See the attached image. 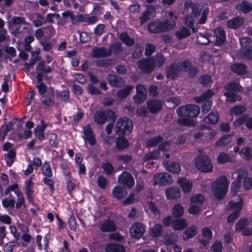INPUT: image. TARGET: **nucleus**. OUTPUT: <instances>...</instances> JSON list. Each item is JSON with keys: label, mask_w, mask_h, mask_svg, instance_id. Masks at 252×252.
I'll return each mask as SVG.
<instances>
[{"label": "nucleus", "mask_w": 252, "mask_h": 252, "mask_svg": "<svg viewBox=\"0 0 252 252\" xmlns=\"http://www.w3.org/2000/svg\"><path fill=\"white\" fill-rule=\"evenodd\" d=\"M224 89L226 92H224L223 95L226 97L227 102L233 103L241 100L242 97L238 94L243 92V88L239 82L233 81L227 83L224 86Z\"/></svg>", "instance_id": "obj_1"}, {"label": "nucleus", "mask_w": 252, "mask_h": 252, "mask_svg": "<svg viewBox=\"0 0 252 252\" xmlns=\"http://www.w3.org/2000/svg\"><path fill=\"white\" fill-rule=\"evenodd\" d=\"M176 25L175 20L166 19L163 22H151L148 25V30L151 33H159L173 29Z\"/></svg>", "instance_id": "obj_2"}, {"label": "nucleus", "mask_w": 252, "mask_h": 252, "mask_svg": "<svg viewBox=\"0 0 252 252\" xmlns=\"http://www.w3.org/2000/svg\"><path fill=\"white\" fill-rule=\"evenodd\" d=\"M116 118V113L110 109L97 110L93 115V121L98 125H102L107 121L115 122Z\"/></svg>", "instance_id": "obj_3"}, {"label": "nucleus", "mask_w": 252, "mask_h": 252, "mask_svg": "<svg viewBox=\"0 0 252 252\" xmlns=\"http://www.w3.org/2000/svg\"><path fill=\"white\" fill-rule=\"evenodd\" d=\"M228 184L227 179L225 176H220L214 182L213 194L217 199H222L227 192Z\"/></svg>", "instance_id": "obj_4"}, {"label": "nucleus", "mask_w": 252, "mask_h": 252, "mask_svg": "<svg viewBox=\"0 0 252 252\" xmlns=\"http://www.w3.org/2000/svg\"><path fill=\"white\" fill-rule=\"evenodd\" d=\"M133 125L132 121L127 117L119 118L117 121L115 132L117 135L126 136L133 130Z\"/></svg>", "instance_id": "obj_5"}, {"label": "nucleus", "mask_w": 252, "mask_h": 252, "mask_svg": "<svg viewBox=\"0 0 252 252\" xmlns=\"http://www.w3.org/2000/svg\"><path fill=\"white\" fill-rule=\"evenodd\" d=\"M200 112V107L195 104H187L180 106L176 110L179 116L186 117L190 119L197 117Z\"/></svg>", "instance_id": "obj_6"}, {"label": "nucleus", "mask_w": 252, "mask_h": 252, "mask_svg": "<svg viewBox=\"0 0 252 252\" xmlns=\"http://www.w3.org/2000/svg\"><path fill=\"white\" fill-rule=\"evenodd\" d=\"M195 165L199 171L203 173L210 172L213 168L210 158L204 155H200L195 158Z\"/></svg>", "instance_id": "obj_7"}, {"label": "nucleus", "mask_w": 252, "mask_h": 252, "mask_svg": "<svg viewBox=\"0 0 252 252\" xmlns=\"http://www.w3.org/2000/svg\"><path fill=\"white\" fill-rule=\"evenodd\" d=\"M181 71V62L171 63L165 68L167 78L172 80L178 78Z\"/></svg>", "instance_id": "obj_8"}, {"label": "nucleus", "mask_w": 252, "mask_h": 252, "mask_svg": "<svg viewBox=\"0 0 252 252\" xmlns=\"http://www.w3.org/2000/svg\"><path fill=\"white\" fill-rule=\"evenodd\" d=\"M181 67L183 72L188 73L189 78L195 77L199 72L198 67L193 65L191 62L187 59L181 62Z\"/></svg>", "instance_id": "obj_9"}, {"label": "nucleus", "mask_w": 252, "mask_h": 252, "mask_svg": "<svg viewBox=\"0 0 252 252\" xmlns=\"http://www.w3.org/2000/svg\"><path fill=\"white\" fill-rule=\"evenodd\" d=\"M146 230L145 225L142 222H135L133 223L129 229L131 236L136 239L142 238Z\"/></svg>", "instance_id": "obj_10"}, {"label": "nucleus", "mask_w": 252, "mask_h": 252, "mask_svg": "<svg viewBox=\"0 0 252 252\" xmlns=\"http://www.w3.org/2000/svg\"><path fill=\"white\" fill-rule=\"evenodd\" d=\"M120 184L124 187L131 189L134 186V180L132 175L127 171H124L118 178Z\"/></svg>", "instance_id": "obj_11"}, {"label": "nucleus", "mask_w": 252, "mask_h": 252, "mask_svg": "<svg viewBox=\"0 0 252 252\" xmlns=\"http://www.w3.org/2000/svg\"><path fill=\"white\" fill-rule=\"evenodd\" d=\"M146 108L147 111L151 114H157L163 108L161 100L157 99H151L147 101Z\"/></svg>", "instance_id": "obj_12"}, {"label": "nucleus", "mask_w": 252, "mask_h": 252, "mask_svg": "<svg viewBox=\"0 0 252 252\" xmlns=\"http://www.w3.org/2000/svg\"><path fill=\"white\" fill-rule=\"evenodd\" d=\"M138 67L144 73L149 74L155 68L154 62L152 59H142L137 62Z\"/></svg>", "instance_id": "obj_13"}, {"label": "nucleus", "mask_w": 252, "mask_h": 252, "mask_svg": "<svg viewBox=\"0 0 252 252\" xmlns=\"http://www.w3.org/2000/svg\"><path fill=\"white\" fill-rule=\"evenodd\" d=\"M147 98V92L145 87L142 84L136 86V94L133 97L134 102L137 104L144 102Z\"/></svg>", "instance_id": "obj_14"}, {"label": "nucleus", "mask_w": 252, "mask_h": 252, "mask_svg": "<svg viewBox=\"0 0 252 252\" xmlns=\"http://www.w3.org/2000/svg\"><path fill=\"white\" fill-rule=\"evenodd\" d=\"M34 184L32 178L26 180L24 183L23 189L25 191L27 200L29 203L33 204V193L34 190L33 189Z\"/></svg>", "instance_id": "obj_15"}, {"label": "nucleus", "mask_w": 252, "mask_h": 252, "mask_svg": "<svg viewBox=\"0 0 252 252\" xmlns=\"http://www.w3.org/2000/svg\"><path fill=\"white\" fill-rule=\"evenodd\" d=\"M40 100L46 106L49 107L53 105L55 101V93L53 87L48 88V92L45 94L41 96Z\"/></svg>", "instance_id": "obj_16"}, {"label": "nucleus", "mask_w": 252, "mask_h": 252, "mask_svg": "<svg viewBox=\"0 0 252 252\" xmlns=\"http://www.w3.org/2000/svg\"><path fill=\"white\" fill-rule=\"evenodd\" d=\"M83 138L85 141H87L91 145L93 146L96 144V139L94 130L90 124L83 126Z\"/></svg>", "instance_id": "obj_17"}, {"label": "nucleus", "mask_w": 252, "mask_h": 252, "mask_svg": "<svg viewBox=\"0 0 252 252\" xmlns=\"http://www.w3.org/2000/svg\"><path fill=\"white\" fill-rule=\"evenodd\" d=\"M108 84L111 86L117 88L123 87L125 84L124 79L121 76L112 74H108L106 76Z\"/></svg>", "instance_id": "obj_18"}, {"label": "nucleus", "mask_w": 252, "mask_h": 252, "mask_svg": "<svg viewBox=\"0 0 252 252\" xmlns=\"http://www.w3.org/2000/svg\"><path fill=\"white\" fill-rule=\"evenodd\" d=\"M214 33L216 37L215 45L220 46L226 40L225 32L222 27L219 26L214 30Z\"/></svg>", "instance_id": "obj_19"}, {"label": "nucleus", "mask_w": 252, "mask_h": 252, "mask_svg": "<svg viewBox=\"0 0 252 252\" xmlns=\"http://www.w3.org/2000/svg\"><path fill=\"white\" fill-rule=\"evenodd\" d=\"M247 68L245 64L240 63H234L230 66L231 71L240 76L244 75L248 73Z\"/></svg>", "instance_id": "obj_20"}, {"label": "nucleus", "mask_w": 252, "mask_h": 252, "mask_svg": "<svg viewBox=\"0 0 252 252\" xmlns=\"http://www.w3.org/2000/svg\"><path fill=\"white\" fill-rule=\"evenodd\" d=\"M99 229L103 232H110L115 231L117 226L113 220L107 219L100 225Z\"/></svg>", "instance_id": "obj_21"}, {"label": "nucleus", "mask_w": 252, "mask_h": 252, "mask_svg": "<svg viewBox=\"0 0 252 252\" xmlns=\"http://www.w3.org/2000/svg\"><path fill=\"white\" fill-rule=\"evenodd\" d=\"M41 126H37L33 130L35 136L40 141H43L45 139L44 134L45 129L48 126L47 124H45L43 120H41Z\"/></svg>", "instance_id": "obj_22"}, {"label": "nucleus", "mask_w": 252, "mask_h": 252, "mask_svg": "<svg viewBox=\"0 0 252 252\" xmlns=\"http://www.w3.org/2000/svg\"><path fill=\"white\" fill-rule=\"evenodd\" d=\"M185 229L182 235L184 241L193 238L196 235L198 231L197 226L194 224L191 225L188 227H187Z\"/></svg>", "instance_id": "obj_23"}, {"label": "nucleus", "mask_w": 252, "mask_h": 252, "mask_svg": "<svg viewBox=\"0 0 252 252\" xmlns=\"http://www.w3.org/2000/svg\"><path fill=\"white\" fill-rule=\"evenodd\" d=\"M110 55L111 52L104 47H95L92 50V57L94 58H105Z\"/></svg>", "instance_id": "obj_24"}, {"label": "nucleus", "mask_w": 252, "mask_h": 252, "mask_svg": "<svg viewBox=\"0 0 252 252\" xmlns=\"http://www.w3.org/2000/svg\"><path fill=\"white\" fill-rule=\"evenodd\" d=\"M115 141V147L119 151L125 150L128 148L130 144L128 140L125 137L126 136L118 135Z\"/></svg>", "instance_id": "obj_25"}, {"label": "nucleus", "mask_w": 252, "mask_h": 252, "mask_svg": "<svg viewBox=\"0 0 252 252\" xmlns=\"http://www.w3.org/2000/svg\"><path fill=\"white\" fill-rule=\"evenodd\" d=\"M155 177L158 180L159 184L162 186L169 185L173 181L172 177L167 173L157 174Z\"/></svg>", "instance_id": "obj_26"}, {"label": "nucleus", "mask_w": 252, "mask_h": 252, "mask_svg": "<svg viewBox=\"0 0 252 252\" xmlns=\"http://www.w3.org/2000/svg\"><path fill=\"white\" fill-rule=\"evenodd\" d=\"M165 192L168 199H177L181 196L180 190L177 187H168Z\"/></svg>", "instance_id": "obj_27"}, {"label": "nucleus", "mask_w": 252, "mask_h": 252, "mask_svg": "<svg viewBox=\"0 0 252 252\" xmlns=\"http://www.w3.org/2000/svg\"><path fill=\"white\" fill-rule=\"evenodd\" d=\"M178 184L182 188V191L185 193L189 192L192 188V183L186 178H179L177 181Z\"/></svg>", "instance_id": "obj_28"}, {"label": "nucleus", "mask_w": 252, "mask_h": 252, "mask_svg": "<svg viewBox=\"0 0 252 252\" xmlns=\"http://www.w3.org/2000/svg\"><path fill=\"white\" fill-rule=\"evenodd\" d=\"M244 23L243 19L240 16H236L226 21V26L229 29L236 30L241 27Z\"/></svg>", "instance_id": "obj_29"}, {"label": "nucleus", "mask_w": 252, "mask_h": 252, "mask_svg": "<svg viewBox=\"0 0 252 252\" xmlns=\"http://www.w3.org/2000/svg\"><path fill=\"white\" fill-rule=\"evenodd\" d=\"M188 225L187 220L184 218H177L173 220L172 228L175 231L183 230Z\"/></svg>", "instance_id": "obj_30"}, {"label": "nucleus", "mask_w": 252, "mask_h": 252, "mask_svg": "<svg viewBox=\"0 0 252 252\" xmlns=\"http://www.w3.org/2000/svg\"><path fill=\"white\" fill-rule=\"evenodd\" d=\"M105 251L106 252H126L124 245L115 243L106 244Z\"/></svg>", "instance_id": "obj_31"}, {"label": "nucleus", "mask_w": 252, "mask_h": 252, "mask_svg": "<svg viewBox=\"0 0 252 252\" xmlns=\"http://www.w3.org/2000/svg\"><path fill=\"white\" fill-rule=\"evenodd\" d=\"M163 165L169 172L178 174L181 171V167L179 163L175 161H166L163 162Z\"/></svg>", "instance_id": "obj_32"}, {"label": "nucleus", "mask_w": 252, "mask_h": 252, "mask_svg": "<svg viewBox=\"0 0 252 252\" xmlns=\"http://www.w3.org/2000/svg\"><path fill=\"white\" fill-rule=\"evenodd\" d=\"M164 137L161 135L147 139L145 141V145L147 148H151L157 146L163 141Z\"/></svg>", "instance_id": "obj_33"}, {"label": "nucleus", "mask_w": 252, "mask_h": 252, "mask_svg": "<svg viewBox=\"0 0 252 252\" xmlns=\"http://www.w3.org/2000/svg\"><path fill=\"white\" fill-rule=\"evenodd\" d=\"M233 134H225L221 136L215 143L218 147H225L231 141Z\"/></svg>", "instance_id": "obj_34"}, {"label": "nucleus", "mask_w": 252, "mask_h": 252, "mask_svg": "<svg viewBox=\"0 0 252 252\" xmlns=\"http://www.w3.org/2000/svg\"><path fill=\"white\" fill-rule=\"evenodd\" d=\"M149 233L152 237H159L163 233V226L160 223H156L149 229Z\"/></svg>", "instance_id": "obj_35"}, {"label": "nucleus", "mask_w": 252, "mask_h": 252, "mask_svg": "<svg viewBox=\"0 0 252 252\" xmlns=\"http://www.w3.org/2000/svg\"><path fill=\"white\" fill-rule=\"evenodd\" d=\"M119 39L126 46L131 47L134 45L135 41L134 39L130 37L128 33L124 31L122 32L119 35Z\"/></svg>", "instance_id": "obj_36"}, {"label": "nucleus", "mask_w": 252, "mask_h": 252, "mask_svg": "<svg viewBox=\"0 0 252 252\" xmlns=\"http://www.w3.org/2000/svg\"><path fill=\"white\" fill-rule=\"evenodd\" d=\"M214 94V92L209 89L200 95L193 97V99L196 103H200L203 101L209 100L208 99L211 98Z\"/></svg>", "instance_id": "obj_37"}, {"label": "nucleus", "mask_w": 252, "mask_h": 252, "mask_svg": "<svg viewBox=\"0 0 252 252\" xmlns=\"http://www.w3.org/2000/svg\"><path fill=\"white\" fill-rule=\"evenodd\" d=\"M220 115L218 112L212 111L204 119L205 123L210 125H214L218 123Z\"/></svg>", "instance_id": "obj_38"}, {"label": "nucleus", "mask_w": 252, "mask_h": 252, "mask_svg": "<svg viewBox=\"0 0 252 252\" xmlns=\"http://www.w3.org/2000/svg\"><path fill=\"white\" fill-rule=\"evenodd\" d=\"M112 192L113 197L118 200L122 199L127 194L126 190L120 186L115 187Z\"/></svg>", "instance_id": "obj_39"}, {"label": "nucleus", "mask_w": 252, "mask_h": 252, "mask_svg": "<svg viewBox=\"0 0 252 252\" xmlns=\"http://www.w3.org/2000/svg\"><path fill=\"white\" fill-rule=\"evenodd\" d=\"M46 62L45 60H42L39 61L36 64V71L38 72H42L46 74H48L52 72V68L48 66H45Z\"/></svg>", "instance_id": "obj_40"}, {"label": "nucleus", "mask_w": 252, "mask_h": 252, "mask_svg": "<svg viewBox=\"0 0 252 252\" xmlns=\"http://www.w3.org/2000/svg\"><path fill=\"white\" fill-rule=\"evenodd\" d=\"M184 208L180 204H175L172 208V215L175 218H180L183 217Z\"/></svg>", "instance_id": "obj_41"}, {"label": "nucleus", "mask_w": 252, "mask_h": 252, "mask_svg": "<svg viewBox=\"0 0 252 252\" xmlns=\"http://www.w3.org/2000/svg\"><path fill=\"white\" fill-rule=\"evenodd\" d=\"M70 163L66 160H63L60 164V167L65 178H70Z\"/></svg>", "instance_id": "obj_42"}, {"label": "nucleus", "mask_w": 252, "mask_h": 252, "mask_svg": "<svg viewBox=\"0 0 252 252\" xmlns=\"http://www.w3.org/2000/svg\"><path fill=\"white\" fill-rule=\"evenodd\" d=\"M133 88V87L131 85H126L124 88L118 91L117 97L121 99L126 98L129 94Z\"/></svg>", "instance_id": "obj_43"}, {"label": "nucleus", "mask_w": 252, "mask_h": 252, "mask_svg": "<svg viewBox=\"0 0 252 252\" xmlns=\"http://www.w3.org/2000/svg\"><path fill=\"white\" fill-rule=\"evenodd\" d=\"M217 160L218 163L221 164L232 161V158L230 157L229 155L224 152L219 153Z\"/></svg>", "instance_id": "obj_44"}, {"label": "nucleus", "mask_w": 252, "mask_h": 252, "mask_svg": "<svg viewBox=\"0 0 252 252\" xmlns=\"http://www.w3.org/2000/svg\"><path fill=\"white\" fill-rule=\"evenodd\" d=\"M198 81L202 86L207 87L212 83V79L210 75L204 74L199 77Z\"/></svg>", "instance_id": "obj_45"}, {"label": "nucleus", "mask_w": 252, "mask_h": 252, "mask_svg": "<svg viewBox=\"0 0 252 252\" xmlns=\"http://www.w3.org/2000/svg\"><path fill=\"white\" fill-rule=\"evenodd\" d=\"M249 224V221L246 218H241L239 220L235 225V229L236 232L242 231Z\"/></svg>", "instance_id": "obj_46"}, {"label": "nucleus", "mask_w": 252, "mask_h": 252, "mask_svg": "<svg viewBox=\"0 0 252 252\" xmlns=\"http://www.w3.org/2000/svg\"><path fill=\"white\" fill-rule=\"evenodd\" d=\"M39 54V52L32 53V57L30 59V63H25V67L26 69H29L35 64L37 61L40 60V57L38 56Z\"/></svg>", "instance_id": "obj_47"}, {"label": "nucleus", "mask_w": 252, "mask_h": 252, "mask_svg": "<svg viewBox=\"0 0 252 252\" xmlns=\"http://www.w3.org/2000/svg\"><path fill=\"white\" fill-rule=\"evenodd\" d=\"M79 20L81 22H86L88 24L91 25L97 22L98 19L95 16H89L87 15L79 14Z\"/></svg>", "instance_id": "obj_48"}, {"label": "nucleus", "mask_w": 252, "mask_h": 252, "mask_svg": "<svg viewBox=\"0 0 252 252\" xmlns=\"http://www.w3.org/2000/svg\"><path fill=\"white\" fill-rule=\"evenodd\" d=\"M240 9L245 14L252 11V2L247 0H243L240 3Z\"/></svg>", "instance_id": "obj_49"}, {"label": "nucleus", "mask_w": 252, "mask_h": 252, "mask_svg": "<svg viewBox=\"0 0 252 252\" xmlns=\"http://www.w3.org/2000/svg\"><path fill=\"white\" fill-rule=\"evenodd\" d=\"M177 38L179 40L185 38L190 35V31L185 27H183L180 31L175 32Z\"/></svg>", "instance_id": "obj_50"}, {"label": "nucleus", "mask_w": 252, "mask_h": 252, "mask_svg": "<svg viewBox=\"0 0 252 252\" xmlns=\"http://www.w3.org/2000/svg\"><path fill=\"white\" fill-rule=\"evenodd\" d=\"M135 50L131 54V57L136 59L140 58L143 54L144 47L141 44L137 43L135 46Z\"/></svg>", "instance_id": "obj_51"}, {"label": "nucleus", "mask_w": 252, "mask_h": 252, "mask_svg": "<svg viewBox=\"0 0 252 252\" xmlns=\"http://www.w3.org/2000/svg\"><path fill=\"white\" fill-rule=\"evenodd\" d=\"M123 51L122 43L120 42H116L112 43L109 47L108 51L114 53L115 54H118Z\"/></svg>", "instance_id": "obj_52"}, {"label": "nucleus", "mask_w": 252, "mask_h": 252, "mask_svg": "<svg viewBox=\"0 0 252 252\" xmlns=\"http://www.w3.org/2000/svg\"><path fill=\"white\" fill-rule=\"evenodd\" d=\"M243 201L240 199L239 201L235 202L234 200H230L228 202V206L230 210H234L241 212L242 209Z\"/></svg>", "instance_id": "obj_53"}, {"label": "nucleus", "mask_w": 252, "mask_h": 252, "mask_svg": "<svg viewBox=\"0 0 252 252\" xmlns=\"http://www.w3.org/2000/svg\"><path fill=\"white\" fill-rule=\"evenodd\" d=\"M42 174L45 176L51 178L53 176L52 169L48 161H45L42 167Z\"/></svg>", "instance_id": "obj_54"}, {"label": "nucleus", "mask_w": 252, "mask_h": 252, "mask_svg": "<svg viewBox=\"0 0 252 252\" xmlns=\"http://www.w3.org/2000/svg\"><path fill=\"white\" fill-rule=\"evenodd\" d=\"M160 157V153L155 149L152 152L147 153L144 157V160L147 161L152 159H157L159 158Z\"/></svg>", "instance_id": "obj_55"}, {"label": "nucleus", "mask_w": 252, "mask_h": 252, "mask_svg": "<svg viewBox=\"0 0 252 252\" xmlns=\"http://www.w3.org/2000/svg\"><path fill=\"white\" fill-rule=\"evenodd\" d=\"M246 111V107L243 105H238L232 107L230 111L235 116L241 115Z\"/></svg>", "instance_id": "obj_56"}, {"label": "nucleus", "mask_w": 252, "mask_h": 252, "mask_svg": "<svg viewBox=\"0 0 252 252\" xmlns=\"http://www.w3.org/2000/svg\"><path fill=\"white\" fill-rule=\"evenodd\" d=\"M240 156L246 160H250L252 158V150L249 147L243 148L239 153Z\"/></svg>", "instance_id": "obj_57"}, {"label": "nucleus", "mask_w": 252, "mask_h": 252, "mask_svg": "<svg viewBox=\"0 0 252 252\" xmlns=\"http://www.w3.org/2000/svg\"><path fill=\"white\" fill-rule=\"evenodd\" d=\"M152 60L154 61L155 67H160L164 63L165 58L161 53H159L157 54Z\"/></svg>", "instance_id": "obj_58"}, {"label": "nucleus", "mask_w": 252, "mask_h": 252, "mask_svg": "<svg viewBox=\"0 0 252 252\" xmlns=\"http://www.w3.org/2000/svg\"><path fill=\"white\" fill-rule=\"evenodd\" d=\"M103 172L107 175H110L114 172V168L112 164L108 161L104 162L102 165Z\"/></svg>", "instance_id": "obj_59"}, {"label": "nucleus", "mask_w": 252, "mask_h": 252, "mask_svg": "<svg viewBox=\"0 0 252 252\" xmlns=\"http://www.w3.org/2000/svg\"><path fill=\"white\" fill-rule=\"evenodd\" d=\"M189 201L190 203H197L201 205L205 201V197L200 193L194 194L190 197Z\"/></svg>", "instance_id": "obj_60"}, {"label": "nucleus", "mask_w": 252, "mask_h": 252, "mask_svg": "<svg viewBox=\"0 0 252 252\" xmlns=\"http://www.w3.org/2000/svg\"><path fill=\"white\" fill-rule=\"evenodd\" d=\"M177 124L181 126H193L195 124L192 120L190 118H181L177 120Z\"/></svg>", "instance_id": "obj_61"}, {"label": "nucleus", "mask_w": 252, "mask_h": 252, "mask_svg": "<svg viewBox=\"0 0 252 252\" xmlns=\"http://www.w3.org/2000/svg\"><path fill=\"white\" fill-rule=\"evenodd\" d=\"M170 145L171 141L170 140H163L162 142L159 144L156 149L159 153L160 152H165L169 148Z\"/></svg>", "instance_id": "obj_62"}, {"label": "nucleus", "mask_w": 252, "mask_h": 252, "mask_svg": "<svg viewBox=\"0 0 252 252\" xmlns=\"http://www.w3.org/2000/svg\"><path fill=\"white\" fill-rule=\"evenodd\" d=\"M247 117H248V114H245L236 119L233 122L234 126L237 127L241 126L243 124L246 125Z\"/></svg>", "instance_id": "obj_63"}, {"label": "nucleus", "mask_w": 252, "mask_h": 252, "mask_svg": "<svg viewBox=\"0 0 252 252\" xmlns=\"http://www.w3.org/2000/svg\"><path fill=\"white\" fill-rule=\"evenodd\" d=\"M13 126V123L9 122L8 124H5L2 125L0 129V134L2 137H5L7 135V133L11 129Z\"/></svg>", "instance_id": "obj_64"}]
</instances>
